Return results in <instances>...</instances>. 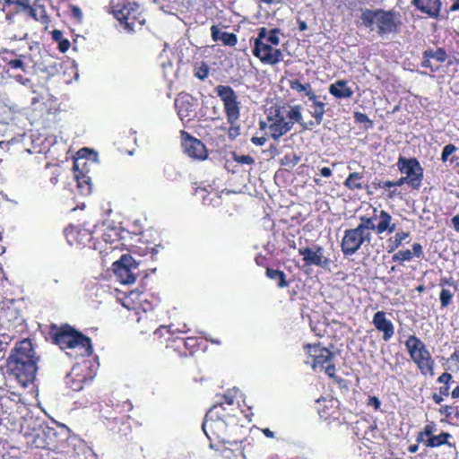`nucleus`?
<instances>
[{
  "instance_id": "f257e3e1",
  "label": "nucleus",
  "mask_w": 459,
  "mask_h": 459,
  "mask_svg": "<svg viewBox=\"0 0 459 459\" xmlns=\"http://www.w3.org/2000/svg\"><path fill=\"white\" fill-rule=\"evenodd\" d=\"M6 39L18 41L0 49V82L13 79L23 86H31L30 75L36 68L31 48L26 40L28 32L21 29L17 33L5 34Z\"/></svg>"
},
{
  "instance_id": "f03ea898",
  "label": "nucleus",
  "mask_w": 459,
  "mask_h": 459,
  "mask_svg": "<svg viewBox=\"0 0 459 459\" xmlns=\"http://www.w3.org/2000/svg\"><path fill=\"white\" fill-rule=\"evenodd\" d=\"M397 229L392 215L384 209L374 207L370 216L359 217V223L355 228L347 229L341 240V251L344 256L355 255L362 246H368L372 240V232L377 235L392 234Z\"/></svg>"
},
{
  "instance_id": "7ed1b4c3",
  "label": "nucleus",
  "mask_w": 459,
  "mask_h": 459,
  "mask_svg": "<svg viewBox=\"0 0 459 459\" xmlns=\"http://www.w3.org/2000/svg\"><path fill=\"white\" fill-rule=\"evenodd\" d=\"M39 359L31 340L29 338L23 339L18 342L12 350L7 359V371L22 386L26 387L32 384L36 378Z\"/></svg>"
},
{
  "instance_id": "20e7f679",
  "label": "nucleus",
  "mask_w": 459,
  "mask_h": 459,
  "mask_svg": "<svg viewBox=\"0 0 459 459\" xmlns=\"http://www.w3.org/2000/svg\"><path fill=\"white\" fill-rule=\"evenodd\" d=\"M360 20L364 27L375 31L381 38L399 34L403 24L401 13L394 9L366 8L361 13Z\"/></svg>"
},
{
  "instance_id": "39448f33",
  "label": "nucleus",
  "mask_w": 459,
  "mask_h": 459,
  "mask_svg": "<svg viewBox=\"0 0 459 459\" xmlns=\"http://www.w3.org/2000/svg\"><path fill=\"white\" fill-rule=\"evenodd\" d=\"M49 334L62 350H77V356L90 357L93 352L91 338L68 324L51 325Z\"/></svg>"
},
{
  "instance_id": "423d86ee",
  "label": "nucleus",
  "mask_w": 459,
  "mask_h": 459,
  "mask_svg": "<svg viewBox=\"0 0 459 459\" xmlns=\"http://www.w3.org/2000/svg\"><path fill=\"white\" fill-rule=\"evenodd\" d=\"M290 105H272L265 111L266 120L259 121L260 130H267L268 135L274 141H279L290 132L295 121L290 117Z\"/></svg>"
},
{
  "instance_id": "0eeeda50",
  "label": "nucleus",
  "mask_w": 459,
  "mask_h": 459,
  "mask_svg": "<svg viewBox=\"0 0 459 459\" xmlns=\"http://www.w3.org/2000/svg\"><path fill=\"white\" fill-rule=\"evenodd\" d=\"M303 350L307 354L305 363L315 372H324L329 378L341 385L344 380L336 375L334 353L320 342L306 343Z\"/></svg>"
},
{
  "instance_id": "6e6552de",
  "label": "nucleus",
  "mask_w": 459,
  "mask_h": 459,
  "mask_svg": "<svg viewBox=\"0 0 459 459\" xmlns=\"http://www.w3.org/2000/svg\"><path fill=\"white\" fill-rule=\"evenodd\" d=\"M407 352L423 376H434L435 359L424 342L415 334L408 336L404 342Z\"/></svg>"
},
{
  "instance_id": "1a4fd4ad",
  "label": "nucleus",
  "mask_w": 459,
  "mask_h": 459,
  "mask_svg": "<svg viewBox=\"0 0 459 459\" xmlns=\"http://www.w3.org/2000/svg\"><path fill=\"white\" fill-rule=\"evenodd\" d=\"M113 14L128 32L141 30L145 23L140 5L134 2L127 0L118 2L113 8Z\"/></svg>"
},
{
  "instance_id": "9d476101",
  "label": "nucleus",
  "mask_w": 459,
  "mask_h": 459,
  "mask_svg": "<svg viewBox=\"0 0 459 459\" xmlns=\"http://www.w3.org/2000/svg\"><path fill=\"white\" fill-rule=\"evenodd\" d=\"M230 423L219 419L216 411H207L202 428L206 437L210 440V447L215 450H221L229 441V426Z\"/></svg>"
},
{
  "instance_id": "9b49d317",
  "label": "nucleus",
  "mask_w": 459,
  "mask_h": 459,
  "mask_svg": "<svg viewBox=\"0 0 459 459\" xmlns=\"http://www.w3.org/2000/svg\"><path fill=\"white\" fill-rule=\"evenodd\" d=\"M204 345V340L202 337H184L179 334L171 333L166 340V356L169 357L174 353L178 358H187L193 356Z\"/></svg>"
},
{
  "instance_id": "f8f14e48",
  "label": "nucleus",
  "mask_w": 459,
  "mask_h": 459,
  "mask_svg": "<svg viewBox=\"0 0 459 459\" xmlns=\"http://www.w3.org/2000/svg\"><path fill=\"white\" fill-rule=\"evenodd\" d=\"M266 34L267 29L265 27L258 29V35L253 42L252 53L261 63L275 65L282 60L283 54L280 48H276L264 41Z\"/></svg>"
},
{
  "instance_id": "ddd939ff",
  "label": "nucleus",
  "mask_w": 459,
  "mask_h": 459,
  "mask_svg": "<svg viewBox=\"0 0 459 459\" xmlns=\"http://www.w3.org/2000/svg\"><path fill=\"white\" fill-rule=\"evenodd\" d=\"M214 91L222 101L228 124H237L240 117V101L237 92L230 85L222 84L217 85Z\"/></svg>"
},
{
  "instance_id": "4468645a",
  "label": "nucleus",
  "mask_w": 459,
  "mask_h": 459,
  "mask_svg": "<svg viewBox=\"0 0 459 459\" xmlns=\"http://www.w3.org/2000/svg\"><path fill=\"white\" fill-rule=\"evenodd\" d=\"M436 431V424L434 421L427 423L424 428L418 432L416 436L417 443H422L426 447L436 448L441 446H447L455 447V445L452 444L449 440L452 435L449 432L442 431L438 435H434Z\"/></svg>"
},
{
  "instance_id": "2eb2a0df",
  "label": "nucleus",
  "mask_w": 459,
  "mask_h": 459,
  "mask_svg": "<svg viewBox=\"0 0 459 459\" xmlns=\"http://www.w3.org/2000/svg\"><path fill=\"white\" fill-rule=\"evenodd\" d=\"M139 263L130 255H123L119 260L113 263V270L117 280L123 284L135 281L140 275Z\"/></svg>"
},
{
  "instance_id": "dca6fc26",
  "label": "nucleus",
  "mask_w": 459,
  "mask_h": 459,
  "mask_svg": "<svg viewBox=\"0 0 459 459\" xmlns=\"http://www.w3.org/2000/svg\"><path fill=\"white\" fill-rule=\"evenodd\" d=\"M396 165L399 171L409 180L411 188L418 189L421 186L424 170L416 158L400 156Z\"/></svg>"
},
{
  "instance_id": "f3484780",
  "label": "nucleus",
  "mask_w": 459,
  "mask_h": 459,
  "mask_svg": "<svg viewBox=\"0 0 459 459\" xmlns=\"http://www.w3.org/2000/svg\"><path fill=\"white\" fill-rule=\"evenodd\" d=\"M298 252L307 266H317L328 270L333 264V261L325 255L323 247L319 245H315L313 247H301Z\"/></svg>"
},
{
  "instance_id": "a211bd4d",
  "label": "nucleus",
  "mask_w": 459,
  "mask_h": 459,
  "mask_svg": "<svg viewBox=\"0 0 459 459\" xmlns=\"http://www.w3.org/2000/svg\"><path fill=\"white\" fill-rule=\"evenodd\" d=\"M180 136L183 150L190 158L204 160L208 157L207 149L201 140L184 130L180 132Z\"/></svg>"
},
{
  "instance_id": "6ab92c4d",
  "label": "nucleus",
  "mask_w": 459,
  "mask_h": 459,
  "mask_svg": "<svg viewBox=\"0 0 459 459\" xmlns=\"http://www.w3.org/2000/svg\"><path fill=\"white\" fill-rule=\"evenodd\" d=\"M65 236L71 246H88L94 249L99 248L93 241L92 232L87 229L69 226L65 230Z\"/></svg>"
},
{
  "instance_id": "aec40b11",
  "label": "nucleus",
  "mask_w": 459,
  "mask_h": 459,
  "mask_svg": "<svg viewBox=\"0 0 459 459\" xmlns=\"http://www.w3.org/2000/svg\"><path fill=\"white\" fill-rule=\"evenodd\" d=\"M446 58L447 53L443 48H428L422 53L421 66L429 68L432 73H437L439 71L440 65L436 63H444Z\"/></svg>"
},
{
  "instance_id": "412c9836",
  "label": "nucleus",
  "mask_w": 459,
  "mask_h": 459,
  "mask_svg": "<svg viewBox=\"0 0 459 459\" xmlns=\"http://www.w3.org/2000/svg\"><path fill=\"white\" fill-rule=\"evenodd\" d=\"M316 410L321 419L325 420L338 418L339 401L332 396L321 397L316 400Z\"/></svg>"
},
{
  "instance_id": "4be33fe9",
  "label": "nucleus",
  "mask_w": 459,
  "mask_h": 459,
  "mask_svg": "<svg viewBox=\"0 0 459 459\" xmlns=\"http://www.w3.org/2000/svg\"><path fill=\"white\" fill-rule=\"evenodd\" d=\"M134 421L135 425H142L139 420H135L133 415H120L108 419V428L120 436H126L131 430L130 421Z\"/></svg>"
},
{
  "instance_id": "5701e85b",
  "label": "nucleus",
  "mask_w": 459,
  "mask_h": 459,
  "mask_svg": "<svg viewBox=\"0 0 459 459\" xmlns=\"http://www.w3.org/2000/svg\"><path fill=\"white\" fill-rule=\"evenodd\" d=\"M372 324L375 328L383 333V340L388 342L394 334V325L386 317L385 311H377L373 316Z\"/></svg>"
},
{
  "instance_id": "b1692460",
  "label": "nucleus",
  "mask_w": 459,
  "mask_h": 459,
  "mask_svg": "<svg viewBox=\"0 0 459 459\" xmlns=\"http://www.w3.org/2000/svg\"><path fill=\"white\" fill-rule=\"evenodd\" d=\"M411 4L420 13L431 18H437L441 12V0H411Z\"/></svg>"
},
{
  "instance_id": "393cba45",
  "label": "nucleus",
  "mask_w": 459,
  "mask_h": 459,
  "mask_svg": "<svg viewBox=\"0 0 459 459\" xmlns=\"http://www.w3.org/2000/svg\"><path fill=\"white\" fill-rule=\"evenodd\" d=\"M410 249H401L392 256V261L403 265L405 262L411 261L414 256L420 258L423 255V247L420 243L415 242Z\"/></svg>"
},
{
  "instance_id": "a878e982",
  "label": "nucleus",
  "mask_w": 459,
  "mask_h": 459,
  "mask_svg": "<svg viewBox=\"0 0 459 459\" xmlns=\"http://www.w3.org/2000/svg\"><path fill=\"white\" fill-rule=\"evenodd\" d=\"M194 105L187 96L177 98L175 100V108L180 119L190 121L194 113Z\"/></svg>"
},
{
  "instance_id": "bb28decb",
  "label": "nucleus",
  "mask_w": 459,
  "mask_h": 459,
  "mask_svg": "<svg viewBox=\"0 0 459 459\" xmlns=\"http://www.w3.org/2000/svg\"><path fill=\"white\" fill-rule=\"evenodd\" d=\"M28 0H5V3L7 4V7L11 8L12 4H14V8L18 9L19 7H22L23 9V4H27ZM4 12H5V19L8 21V28H6L5 33H13V25L14 23V18L18 16V22H21V15H19V12L15 10L13 12L11 9L6 10L5 7L4 8Z\"/></svg>"
},
{
  "instance_id": "cd10ccee",
  "label": "nucleus",
  "mask_w": 459,
  "mask_h": 459,
  "mask_svg": "<svg viewBox=\"0 0 459 459\" xmlns=\"http://www.w3.org/2000/svg\"><path fill=\"white\" fill-rule=\"evenodd\" d=\"M238 411L239 408H230L229 406H223L221 404L216 403L212 405L208 411H216L219 419H221L230 424H235Z\"/></svg>"
},
{
  "instance_id": "c85d7f7f",
  "label": "nucleus",
  "mask_w": 459,
  "mask_h": 459,
  "mask_svg": "<svg viewBox=\"0 0 459 459\" xmlns=\"http://www.w3.org/2000/svg\"><path fill=\"white\" fill-rule=\"evenodd\" d=\"M329 93L336 99H351L353 91L346 80H337L329 86Z\"/></svg>"
},
{
  "instance_id": "c756f323",
  "label": "nucleus",
  "mask_w": 459,
  "mask_h": 459,
  "mask_svg": "<svg viewBox=\"0 0 459 459\" xmlns=\"http://www.w3.org/2000/svg\"><path fill=\"white\" fill-rule=\"evenodd\" d=\"M290 117L295 121V124H299L301 132L312 130L315 126H318L316 119L304 121L302 116V107L299 104L290 106Z\"/></svg>"
},
{
  "instance_id": "7c9ffc66",
  "label": "nucleus",
  "mask_w": 459,
  "mask_h": 459,
  "mask_svg": "<svg viewBox=\"0 0 459 459\" xmlns=\"http://www.w3.org/2000/svg\"><path fill=\"white\" fill-rule=\"evenodd\" d=\"M211 34L213 41H221L224 46L235 47L238 43V37L235 33L221 31L217 25L211 27Z\"/></svg>"
},
{
  "instance_id": "2f4dec72",
  "label": "nucleus",
  "mask_w": 459,
  "mask_h": 459,
  "mask_svg": "<svg viewBox=\"0 0 459 459\" xmlns=\"http://www.w3.org/2000/svg\"><path fill=\"white\" fill-rule=\"evenodd\" d=\"M23 9L28 11L30 17L33 18L35 21L40 22L46 26V28L48 27L50 19L47 14V11L43 5L39 4L31 6L27 4H23Z\"/></svg>"
},
{
  "instance_id": "473e14b6",
  "label": "nucleus",
  "mask_w": 459,
  "mask_h": 459,
  "mask_svg": "<svg viewBox=\"0 0 459 459\" xmlns=\"http://www.w3.org/2000/svg\"><path fill=\"white\" fill-rule=\"evenodd\" d=\"M77 181V188L82 195H89L92 191L91 178L82 171H76L74 174Z\"/></svg>"
},
{
  "instance_id": "72a5a7b5",
  "label": "nucleus",
  "mask_w": 459,
  "mask_h": 459,
  "mask_svg": "<svg viewBox=\"0 0 459 459\" xmlns=\"http://www.w3.org/2000/svg\"><path fill=\"white\" fill-rule=\"evenodd\" d=\"M395 234L393 237H390L387 239V252L392 253L398 249L403 242L405 241L410 237L409 231L399 230L394 231Z\"/></svg>"
},
{
  "instance_id": "f704fd0d",
  "label": "nucleus",
  "mask_w": 459,
  "mask_h": 459,
  "mask_svg": "<svg viewBox=\"0 0 459 459\" xmlns=\"http://www.w3.org/2000/svg\"><path fill=\"white\" fill-rule=\"evenodd\" d=\"M343 185L351 191L361 190L363 188V175L360 172L350 173L344 180Z\"/></svg>"
},
{
  "instance_id": "c9c22d12",
  "label": "nucleus",
  "mask_w": 459,
  "mask_h": 459,
  "mask_svg": "<svg viewBox=\"0 0 459 459\" xmlns=\"http://www.w3.org/2000/svg\"><path fill=\"white\" fill-rule=\"evenodd\" d=\"M265 274L269 279L276 281L277 287L280 289L286 288L290 284V282L286 279V274L283 271L268 267L266 268Z\"/></svg>"
},
{
  "instance_id": "e433bc0d",
  "label": "nucleus",
  "mask_w": 459,
  "mask_h": 459,
  "mask_svg": "<svg viewBox=\"0 0 459 459\" xmlns=\"http://www.w3.org/2000/svg\"><path fill=\"white\" fill-rule=\"evenodd\" d=\"M239 395H241V394L238 389H228L225 394L221 395L220 402L217 403L223 406H229L230 408H238V405L236 404L235 401Z\"/></svg>"
},
{
  "instance_id": "4c0bfd02",
  "label": "nucleus",
  "mask_w": 459,
  "mask_h": 459,
  "mask_svg": "<svg viewBox=\"0 0 459 459\" xmlns=\"http://www.w3.org/2000/svg\"><path fill=\"white\" fill-rule=\"evenodd\" d=\"M453 381L452 374L448 372L442 373L437 379L438 384H443L442 386L439 387V393L444 396L449 395L450 391V383Z\"/></svg>"
},
{
  "instance_id": "58836bf2",
  "label": "nucleus",
  "mask_w": 459,
  "mask_h": 459,
  "mask_svg": "<svg viewBox=\"0 0 459 459\" xmlns=\"http://www.w3.org/2000/svg\"><path fill=\"white\" fill-rule=\"evenodd\" d=\"M300 161V157L296 153H287L281 160L280 164L286 169H292Z\"/></svg>"
},
{
  "instance_id": "ea45409f",
  "label": "nucleus",
  "mask_w": 459,
  "mask_h": 459,
  "mask_svg": "<svg viewBox=\"0 0 459 459\" xmlns=\"http://www.w3.org/2000/svg\"><path fill=\"white\" fill-rule=\"evenodd\" d=\"M457 150H458V148L455 144H453V143L446 144L442 150L441 160L443 162H446L448 160H450L451 163L455 162L457 160V157H453L451 159H449V157L451 155H453L454 153H455L457 152Z\"/></svg>"
},
{
  "instance_id": "a19ab883",
  "label": "nucleus",
  "mask_w": 459,
  "mask_h": 459,
  "mask_svg": "<svg viewBox=\"0 0 459 459\" xmlns=\"http://www.w3.org/2000/svg\"><path fill=\"white\" fill-rule=\"evenodd\" d=\"M85 377L74 379L72 374L66 376L65 382L68 387L74 392H79L83 388Z\"/></svg>"
},
{
  "instance_id": "79ce46f5",
  "label": "nucleus",
  "mask_w": 459,
  "mask_h": 459,
  "mask_svg": "<svg viewBox=\"0 0 459 459\" xmlns=\"http://www.w3.org/2000/svg\"><path fill=\"white\" fill-rule=\"evenodd\" d=\"M455 293L448 289L443 288L439 294L440 306L442 308L449 307L453 302Z\"/></svg>"
},
{
  "instance_id": "37998d69",
  "label": "nucleus",
  "mask_w": 459,
  "mask_h": 459,
  "mask_svg": "<svg viewBox=\"0 0 459 459\" xmlns=\"http://www.w3.org/2000/svg\"><path fill=\"white\" fill-rule=\"evenodd\" d=\"M313 111L311 112V116L316 119L317 125L322 124L324 116L325 114V103L322 102L320 104H316L312 106Z\"/></svg>"
},
{
  "instance_id": "c03bdc74",
  "label": "nucleus",
  "mask_w": 459,
  "mask_h": 459,
  "mask_svg": "<svg viewBox=\"0 0 459 459\" xmlns=\"http://www.w3.org/2000/svg\"><path fill=\"white\" fill-rule=\"evenodd\" d=\"M141 293L138 290H132L129 294L124 299L122 305L128 309H135L136 307L134 304V299H138L140 302Z\"/></svg>"
},
{
  "instance_id": "a18cd8bd",
  "label": "nucleus",
  "mask_w": 459,
  "mask_h": 459,
  "mask_svg": "<svg viewBox=\"0 0 459 459\" xmlns=\"http://www.w3.org/2000/svg\"><path fill=\"white\" fill-rule=\"evenodd\" d=\"M210 68L205 62H202L200 65L195 67L194 74L200 80H204L208 77Z\"/></svg>"
},
{
  "instance_id": "49530a36",
  "label": "nucleus",
  "mask_w": 459,
  "mask_h": 459,
  "mask_svg": "<svg viewBox=\"0 0 459 459\" xmlns=\"http://www.w3.org/2000/svg\"><path fill=\"white\" fill-rule=\"evenodd\" d=\"M281 33V30L278 28L272 29L271 30H267L266 38L264 39L265 42L271 44L273 46H278L280 44L279 34Z\"/></svg>"
},
{
  "instance_id": "de8ad7c7",
  "label": "nucleus",
  "mask_w": 459,
  "mask_h": 459,
  "mask_svg": "<svg viewBox=\"0 0 459 459\" xmlns=\"http://www.w3.org/2000/svg\"><path fill=\"white\" fill-rule=\"evenodd\" d=\"M232 159L238 164L252 165L255 163V159L250 155H239L236 152H233Z\"/></svg>"
},
{
  "instance_id": "09e8293b",
  "label": "nucleus",
  "mask_w": 459,
  "mask_h": 459,
  "mask_svg": "<svg viewBox=\"0 0 459 459\" xmlns=\"http://www.w3.org/2000/svg\"><path fill=\"white\" fill-rule=\"evenodd\" d=\"M353 117L356 123H368V125L366 127H372L373 121L370 120L365 113L357 111L354 113Z\"/></svg>"
},
{
  "instance_id": "8fccbe9b",
  "label": "nucleus",
  "mask_w": 459,
  "mask_h": 459,
  "mask_svg": "<svg viewBox=\"0 0 459 459\" xmlns=\"http://www.w3.org/2000/svg\"><path fill=\"white\" fill-rule=\"evenodd\" d=\"M290 88L296 92H302L304 83H302L299 79H293L289 81Z\"/></svg>"
},
{
  "instance_id": "3c124183",
  "label": "nucleus",
  "mask_w": 459,
  "mask_h": 459,
  "mask_svg": "<svg viewBox=\"0 0 459 459\" xmlns=\"http://www.w3.org/2000/svg\"><path fill=\"white\" fill-rule=\"evenodd\" d=\"M134 409L133 404L130 401H125L121 404H117L116 410L118 412H129L132 411Z\"/></svg>"
},
{
  "instance_id": "603ef678",
  "label": "nucleus",
  "mask_w": 459,
  "mask_h": 459,
  "mask_svg": "<svg viewBox=\"0 0 459 459\" xmlns=\"http://www.w3.org/2000/svg\"><path fill=\"white\" fill-rule=\"evenodd\" d=\"M70 9H71L72 17L79 22H82V12L81 8L77 5L73 4L70 6Z\"/></svg>"
},
{
  "instance_id": "864d4df0",
  "label": "nucleus",
  "mask_w": 459,
  "mask_h": 459,
  "mask_svg": "<svg viewBox=\"0 0 459 459\" xmlns=\"http://www.w3.org/2000/svg\"><path fill=\"white\" fill-rule=\"evenodd\" d=\"M228 135L230 139H235L239 134V126L237 124H229Z\"/></svg>"
},
{
  "instance_id": "5fc2aeb1",
  "label": "nucleus",
  "mask_w": 459,
  "mask_h": 459,
  "mask_svg": "<svg viewBox=\"0 0 459 459\" xmlns=\"http://www.w3.org/2000/svg\"><path fill=\"white\" fill-rule=\"evenodd\" d=\"M368 405L373 406L376 411L381 408V402L377 396H370L368 398Z\"/></svg>"
},
{
  "instance_id": "6e6d98bb",
  "label": "nucleus",
  "mask_w": 459,
  "mask_h": 459,
  "mask_svg": "<svg viewBox=\"0 0 459 459\" xmlns=\"http://www.w3.org/2000/svg\"><path fill=\"white\" fill-rule=\"evenodd\" d=\"M250 141L256 146H263L265 144L267 138L265 136H253Z\"/></svg>"
},
{
  "instance_id": "4d7b16f0",
  "label": "nucleus",
  "mask_w": 459,
  "mask_h": 459,
  "mask_svg": "<svg viewBox=\"0 0 459 459\" xmlns=\"http://www.w3.org/2000/svg\"><path fill=\"white\" fill-rule=\"evenodd\" d=\"M70 46V41L67 39H64L58 43V49L60 52L65 53L69 49Z\"/></svg>"
},
{
  "instance_id": "13d9d810",
  "label": "nucleus",
  "mask_w": 459,
  "mask_h": 459,
  "mask_svg": "<svg viewBox=\"0 0 459 459\" xmlns=\"http://www.w3.org/2000/svg\"><path fill=\"white\" fill-rule=\"evenodd\" d=\"M51 35H52V39L54 41L57 42V43H60V41H62V39H64V36H63V32L59 30H54L52 32H51Z\"/></svg>"
},
{
  "instance_id": "bf43d9fd",
  "label": "nucleus",
  "mask_w": 459,
  "mask_h": 459,
  "mask_svg": "<svg viewBox=\"0 0 459 459\" xmlns=\"http://www.w3.org/2000/svg\"><path fill=\"white\" fill-rule=\"evenodd\" d=\"M439 412L440 414H443V415H446V417H450L451 414H452V406L450 405H442L440 408H439Z\"/></svg>"
},
{
  "instance_id": "052dcab7",
  "label": "nucleus",
  "mask_w": 459,
  "mask_h": 459,
  "mask_svg": "<svg viewBox=\"0 0 459 459\" xmlns=\"http://www.w3.org/2000/svg\"><path fill=\"white\" fill-rule=\"evenodd\" d=\"M319 174L324 178H331L333 176V170L329 167H324L319 169Z\"/></svg>"
},
{
  "instance_id": "680f3d73",
  "label": "nucleus",
  "mask_w": 459,
  "mask_h": 459,
  "mask_svg": "<svg viewBox=\"0 0 459 459\" xmlns=\"http://www.w3.org/2000/svg\"><path fill=\"white\" fill-rule=\"evenodd\" d=\"M439 285L440 286H445V285H449V286H454L455 288H456L455 284V281H453V278L452 277H449V278H446V277H444V278H441L440 279V282H439Z\"/></svg>"
},
{
  "instance_id": "e2e57ef3",
  "label": "nucleus",
  "mask_w": 459,
  "mask_h": 459,
  "mask_svg": "<svg viewBox=\"0 0 459 459\" xmlns=\"http://www.w3.org/2000/svg\"><path fill=\"white\" fill-rule=\"evenodd\" d=\"M307 97L308 98V100L312 102V106H315L316 104H320L322 103L323 101L319 100H318V97L316 96V94L314 92L307 95Z\"/></svg>"
},
{
  "instance_id": "0e129e2a",
  "label": "nucleus",
  "mask_w": 459,
  "mask_h": 459,
  "mask_svg": "<svg viewBox=\"0 0 459 459\" xmlns=\"http://www.w3.org/2000/svg\"><path fill=\"white\" fill-rule=\"evenodd\" d=\"M307 97L308 98V100L312 102V106H315L316 104H320L322 103L323 101L319 100H318V97L316 96V94L314 92L307 95Z\"/></svg>"
},
{
  "instance_id": "69168bd1",
  "label": "nucleus",
  "mask_w": 459,
  "mask_h": 459,
  "mask_svg": "<svg viewBox=\"0 0 459 459\" xmlns=\"http://www.w3.org/2000/svg\"><path fill=\"white\" fill-rule=\"evenodd\" d=\"M451 223H452V226H453L454 230L456 232H459V214L455 215L451 219Z\"/></svg>"
},
{
  "instance_id": "338daca9",
  "label": "nucleus",
  "mask_w": 459,
  "mask_h": 459,
  "mask_svg": "<svg viewBox=\"0 0 459 459\" xmlns=\"http://www.w3.org/2000/svg\"><path fill=\"white\" fill-rule=\"evenodd\" d=\"M449 359L453 362H455L458 366L459 369V349H456L451 355Z\"/></svg>"
},
{
  "instance_id": "774afa93",
  "label": "nucleus",
  "mask_w": 459,
  "mask_h": 459,
  "mask_svg": "<svg viewBox=\"0 0 459 459\" xmlns=\"http://www.w3.org/2000/svg\"><path fill=\"white\" fill-rule=\"evenodd\" d=\"M314 91H315L313 90V88H312V86H311V84L309 82H305L304 83L302 92H304L306 96L310 94V93H312V92H314Z\"/></svg>"
}]
</instances>
